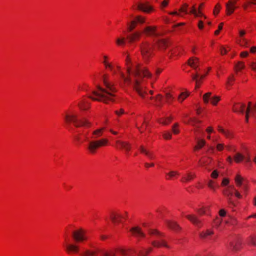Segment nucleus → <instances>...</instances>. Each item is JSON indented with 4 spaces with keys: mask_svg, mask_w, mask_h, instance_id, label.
<instances>
[{
    "mask_svg": "<svg viewBox=\"0 0 256 256\" xmlns=\"http://www.w3.org/2000/svg\"><path fill=\"white\" fill-rule=\"evenodd\" d=\"M103 82L105 88H102L98 86L97 90H92V94L93 96L90 95L88 97L93 100L102 102L108 103L109 102H113L115 95L114 93L116 92V88L114 84L109 82L106 76H103Z\"/></svg>",
    "mask_w": 256,
    "mask_h": 256,
    "instance_id": "nucleus-1",
    "label": "nucleus"
},
{
    "mask_svg": "<svg viewBox=\"0 0 256 256\" xmlns=\"http://www.w3.org/2000/svg\"><path fill=\"white\" fill-rule=\"evenodd\" d=\"M127 71L128 74L132 72L134 76V81L133 84L134 89L142 98L146 99V95L147 93L145 90V87L141 83V79L142 77H150L151 74L146 68H140L137 64L132 68L128 66Z\"/></svg>",
    "mask_w": 256,
    "mask_h": 256,
    "instance_id": "nucleus-2",
    "label": "nucleus"
},
{
    "mask_svg": "<svg viewBox=\"0 0 256 256\" xmlns=\"http://www.w3.org/2000/svg\"><path fill=\"white\" fill-rule=\"evenodd\" d=\"M82 256H116V252H118L121 256H131L135 251L132 248H126L120 247L114 250H106L94 247L92 249L85 248H82Z\"/></svg>",
    "mask_w": 256,
    "mask_h": 256,
    "instance_id": "nucleus-3",
    "label": "nucleus"
},
{
    "mask_svg": "<svg viewBox=\"0 0 256 256\" xmlns=\"http://www.w3.org/2000/svg\"><path fill=\"white\" fill-rule=\"evenodd\" d=\"M86 233V231L82 228L73 231L72 236L76 243L66 244L65 245L66 251L68 253H78L80 248L79 246L76 244V243L83 242L88 240Z\"/></svg>",
    "mask_w": 256,
    "mask_h": 256,
    "instance_id": "nucleus-4",
    "label": "nucleus"
},
{
    "mask_svg": "<svg viewBox=\"0 0 256 256\" xmlns=\"http://www.w3.org/2000/svg\"><path fill=\"white\" fill-rule=\"evenodd\" d=\"M233 110L234 112L245 114V120L246 122H248L249 118H252L256 120V104H252L249 102L246 106L242 103L236 104L234 106Z\"/></svg>",
    "mask_w": 256,
    "mask_h": 256,
    "instance_id": "nucleus-5",
    "label": "nucleus"
},
{
    "mask_svg": "<svg viewBox=\"0 0 256 256\" xmlns=\"http://www.w3.org/2000/svg\"><path fill=\"white\" fill-rule=\"evenodd\" d=\"M148 233L152 236H156V240L152 242V244L156 248H160V246H164L169 248L168 246L166 244V242L162 239L164 235L160 233V232L156 230L150 229L148 230Z\"/></svg>",
    "mask_w": 256,
    "mask_h": 256,
    "instance_id": "nucleus-6",
    "label": "nucleus"
},
{
    "mask_svg": "<svg viewBox=\"0 0 256 256\" xmlns=\"http://www.w3.org/2000/svg\"><path fill=\"white\" fill-rule=\"evenodd\" d=\"M65 120L67 122H72L75 126H90V123L86 119L79 120L74 114H68L65 116Z\"/></svg>",
    "mask_w": 256,
    "mask_h": 256,
    "instance_id": "nucleus-7",
    "label": "nucleus"
},
{
    "mask_svg": "<svg viewBox=\"0 0 256 256\" xmlns=\"http://www.w3.org/2000/svg\"><path fill=\"white\" fill-rule=\"evenodd\" d=\"M108 140L106 138H102L98 140H90L88 146V150L91 154H94L96 149L99 147L105 146L107 144Z\"/></svg>",
    "mask_w": 256,
    "mask_h": 256,
    "instance_id": "nucleus-8",
    "label": "nucleus"
},
{
    "mask_svg": "<svg viewBox=\"0 0 256 256\" xmlns=\"http://www.w3.org/2000/svg\"><path fill=\"white\" fill-rule=\"evenodd\" d=\"M153 45L148 42H143L141 46V52L144 58H148L152 53Z\"/></svg>",
    "mask_w": 256,
    "mask_h": 256,
    "instance_id": "nucleus-9",
    "label": "nucleus"
},
{
    "mask_svg": "<svg viewBox=\"0 0 256 256\" xmlns=\"http://www.w3.org/2000/svg\"><path fill=\"white\" fill-rule=\"evenodd\" d=\"M146 36H158L160 34L157 32L156 27V26H146L142 32Z\"/></svg>",
    "mask_w": 256,
    "mask_h": 256,
    "instance_id": "nucleus-10",
    "label": "nucleus"
},
{
    "mask_svg": "<svg viewBox=\"0 0 256 256\" xmlns=\"http://www.w3.org/2000/svg\"><path fill=\"white\" fill-rule=\"evenodd\" d=\"M211 94L212 93L210 92L205 94L203 96V100L205 103H208L209 100H210L212 104L214 105H216L218 102L220 100V98L217 96L210 98Z\"/></svg>",
    "mask_w": 256,
    "mask_h": 256,
    "instance_id": "nucleus-11",
    "label": "nucleus"
},
{
    "mask_svg": "<svg viewBox=\"0 0 256 256\" xmlns=\"http://www.w3.org/2000/svg\"><path fill=\"white\" fill-rule=\"evenodd\" d=\"M186 217L195 226L200 228L202 226V221L194 214H188Z\"/></svg>",
    "mask_w": 256,
    "mask_h": 256,
    "instance_id": "nucleus-12",
    "label": "nucleus"
},
{
    "mask_svg": "<svg viewBox=\"0 0 256 256\" xmlns=\"http://www.w3.org/2000/svg\"><path fill=\"white\" fill-rule=\"evenodd\" d=\"M137 9L148 13L153 10V8L149 4L148 2L138 3L137 6Z\"/></svg>",
    "mask_w": 256,
    "mask_h": 256,
    "instance_id": "nucleus-13",
    "label": "nucleus"
},
{
    "mask_svg": "<svg viewBox=\"0 0 256 256\" xmlns=\"http://www.w3.org/2000/svg\"><path fill=\"white\" fill-rule=\"evenodd\" d=\"M130 231L132 232V234L138 238H144L145 236V234L142 230L141 228L138 226L132 228L130 230Z\"/></svg>",
    "mask_w": 256,
    "mask_h": 256,
    "instance_id": "nucleus-14",
    "label": "nucleus"
},
{
    "mask_svg": "<svg viewBox=\"0 0 256 256\" xmlns=\"http://www.w3.org/2000/svg\"><path fill=\"white\" fill-rule=\"evenodd\" d=\"M116 147L118 148L124 149L126 152L130 150L131 146L128 142L121 140H116Z\"/></svg>",
    "mask_w": 256,
    "mask_h": 256,
    "instance_id": "nucleus-15",
    "label": "nucleus"
},
{
    "mask_svg": "<svg viewBox=\"0 0 256 256\" xmlns=\"http://www.w3.org/2000/svg\"><path fill=\"white\" fill-rule=\"evenodd\" d=\"M235 182L238 186H242L244 190H246L247 189V186L246 181L239 174L236 176L235 178Z\"/></svg>",
    "mask_w": 256,
    "mask_h": 256,
    "instance_id": "nucleus-16",
    "label": "nucleus"
},
{
    "mask_svg": "<svg viewBox=\"0 0 256 256\" xmlns=\"http://www.w3.org/2000/svg\"><path fill=\"white\" fill-rule=\"evenodd\" d=\"M226 7L227 15H230L232 14L234 10L236 8L235 6V2H232L230 0L226 4Z\"/></svg>",
    "mask_w": 256,
    "mask_h": 256,
    "instance_id": "nucleus-17",
    "label": "nucleus"
},
{
    "mask_svg": "<svg viewBox=\"0 0 256 256\" xmlns=\"http://www.w3.org/2000/svg\"><path fill=\"white\" fill-rule=\"evenodd\" d=\"M124 218V216L118 214L112 213L110 216V220L114 224L121 222V219Z\"/></svg>",
    "mask_w": 256,
    "mask_h": 256,
    "instance_id": "nucleus-18",
    "label": "nucleus"
},
{
    "mask_svg": "<svg viewBox=\"0 0 256 256\" xmlns=\"http://www.w3.org/2000/svg\"><path fill=\"white\" fill-rule=\"evenodd\" d=\"M234 158L235 162L237 163L240 162L243 160H244L246 162H250V158L249 156H244L239 152L236 153Z\"/></svg>",
    "mask_w": 256,
    "mask_h": 256,
    "instance_id": "nucleus-19",
    "label": "nucleus"
},
{
    "mask_svg": "<svg viewBox=\"0 0 256 256\" xmlns=\"http://www.w3.org/2000/svg\"><path fill=\"white\" fill-rule=\"evenodd\" d=\"M120 68L119 66H116V73L118 72L121 78L123 80L125 84L129 85L131 84V80L129 77H126L123 72L120 71Z\"/></svg>",
    "mask_w": 256,
    "mask_h": 256,
    "instance_id": "nucleus-20",
    "label": "nucleus"
},
{
    "mask_svg": "<svg viewBox=\"0 0 256 256\" xmlns=\"http://www.w3.org/2000/svg\"><path fill=\"white\" fill-rule=\"evenodd\" d=\"M142 34V32L136 31L128 36L127 38L129 42L130 43H132L136 40H138L140 36Z\"/></svg>",
    "mask_w": 256,
    "mask_h": 256,
    "instance_id": "nucleus-21",
    "label": "nucleus"
},
{
    "mask_svg": "<svg viewBox=\"0 0 256 256\" xmlns=\"http://www.w3.org/2000/svg\"><path fill=\"white\" fill-rule=\"evenodd\" d=\"M224 194L227 197L228 202L230 205L234 206V204L232 199V196L233 194L232 192L229 188L226 189L224 192Z\"/></svg>",
    "mask_w": 256,
    "mask_h": 256,
    "instance_id": "nucleus-22",
    "label": "nucleus"
},
{
    "mask_svg": "<svg viewBox=\"0 0 256 256\" xmlns=\"http://www.w3.org/2000/svg\"><path fill=\"white\" fill-rule=\"evenodd\" d=\"M139 150L142 153L144 154L149 158L152 160L154 158V153L146 148L143 146H140Z\"/></svg>",
    "mask_w": 256,
    "mask_h": 256,
    "instance_id": "nucleus-23",
    "label": "nucleus"
},
{
    "mask_svg": "<svg viewBox=\"0 0 256 256\" xmlns=\"http://www.w3.org/2000/svg\"><path fill=\"white\" fill-rule=\"evenodd\" d=\"M199 60L196 57H192L188 60V65L194 69H196L198 66Z\"/></svg>",
    "mask_w": 256,
    "mask_h": 256,
    "instance_id": "nucleus-24",
    "label": "nucleus"
},
{
    "mask_svg": "<svg viewBox=\"0 0 256 256\" xmlns=\"http://www.w3.org/2000/svg\"><path fill=\"white\" fill-rule=\"evenodd\" d=\"M156 43L160 49H164L168 46V43L165 40L163 39H158L156 40Z\"/></svg>",
    "mask_w": 256,
    "mask_h": 256,
    "instance_id": "nucleus-25",
    "label": "nucleus"
},
{
    "mask_svg": "<svg viewBox=\"0 0 256 256\" xmlns=\"http://www.w3.org/2000/svg\"><path fill=\"white\" fill-rule=\"evenodd\" d=\"M240 242L238 240H237L230 244V248L233 251L236 252L240 248Z\"/></svg>",
    "mask_w": 256,
    "mask_h": 256,
    "instance_id": "nucleus-26",
    "label": "nucleus"
},
{
    "mask_svg": "<svg viewBox=\"0 0 256 256\" xmlns=\"http://www.w3.org/2000/svg\"><path fill=\"white\" fill-rule=\"evenodd\" d=\"M218 130L219 132L222 133L227 138H232V133L228 130H225L220 126L218 127Z\"/></svg>",
    "mask_w": 256,
    "mask_h": 256,
    "instance_id": "nucleus-27",
    "label": "nucleus"
},
{
    "mask_svg": "<svg viewBox=\"0 0 256 256\" xmlns=\"http://www.w3.org/2000/svg\"><path fill=\"white\" fill-rule=\"evenodd\" d=\"M104 128H102L94 130L92 132V134L94 136L92 137V138L96 139L97 138L101 136L102 135V132L104 131Z\"/></svg>",
    "mask_w": 256,
    "mask_h": 256,
    "instance_id": "nucleus-28",
    "label": "nucleus"
},
{
    "mask_svg": "<svg viewBox=\"0 0 256 256\" xmlns=\"http://www.w3.org/2000/svg\"><path fill=\"white\" fill-rule=\"evenodd\" d=\"M168 226L170 228L174 230H178L180 229V226L174 222L168 221Z\"/></svg>",
    "mask_w": 256,
    "mask_h": 256,
    "instance_id": "nucleus-29",
    "label": "nucleus"
},
{
    "mask_svg": "<svg viewBox=\"0 0 256 256\" xmlns=\"http://www.w3.org/2000/svg\"><path fill=\"white\" fill-rule=\"evenodd\" d=\"M136 21L134 20L128 22V30L130 32H132L136 28Z\"/></svg>",
    "mask_w": 256,
    "mask_h": 256,
    "instance_id": "nucleus-30",
    "label": "nucleus"
},
{
    "mask_svg": "<svg viewBox=\"0 0 256 256\" xmlns=\"http://www.w3.org/2000/svg\"><path fill=\"white\" fill-rule=\"evenodd\" d=\"M82 138L80 136H76V139L78 141L82 142H84V141H86V142H88L90 140L88 137V133L82 134Z\"/></svg>",
    "mask_w": 256,
    "mask_h": 256,
    "instance_id": "nucleus-31",
    "label": "nucleus"
},
{
    "mask_svg": "<svg viewBox=\"0 0 256 256\" xmlns=\"http://www.w3.org/2000/svg\"><path fill=\"white\" fill-rule=\"evenodd\" d=\"M152 248H144L142 250H140L138 252V256H146L152 250Z\"/></svg>",
    "mask_w": 256,
    "mask_h": 256,
    "instance_id": "nucleus-32",
    "label": "nucleus"
},
{
    "mask_svg": "<svg viewBox=\"0 0 256 256\" xmlns=\"http://www.w3.org/2000/svg\"><path fill=\"white\" fill-rule=\"evenodd\" d=\"M206 144V142L204 140H198L197 144L194 147V150H196L202 148Z\"/></svg>",
    "mask_w": 256,
    "mask_h": 256,
    "instance_id": "nucleus-33",
    "label": "nucleus"
},
{
    "mask_svg": "<svg viewBox=\"0 0 256 256\" xmlns=\"http://www.w3.org/2000/svg\"><path fill=\"white\" fill-rule=\"evenodd\" d=\"M190 14H194L196 16H203V14L200 10L197 11L195 7L194 6L190 11Z\"/></svg>",
    "mask_w": 256,
    "mask_h": 256,
    "instance_id": "nucleus-34",
    "label": "nucleus"
},
{
    "mask_svg": "<svg viewBox=\"0 0 256 256\" xmlns=\"http://www.w3.org/2000/svg\"><path fill=\"white\" fill-rule=\"evenodd\" d=\"M116 44L119 46H122L126 44V38L124 37L118 38L116 40Z\"/></svg>",
    "mask_w": 256,
    "mask_h": 256,
    "instance_id": "nucleus-35",
    "label": "nucleus"
},
{
    "mask_svg": "<svg viewBox=\"0 0 256 256\" xmlns=\"http://www.w3.org/2000/svg\"><path fill=\"white\" fill-rule=\"evenodd\" d=\"M248 242L256 246V235L251 236L248 238Z\"/></svg>",
    "mask_w": 256,
    "mask_h": 256,
    "instance_id": "nucleus-36",
    "label": "nucleus"
},
{
    "mask_svg": "<svg viewBox=\"0 0 256 256\" xmlns=\"http://www.w3.org/2000/svg\"><path fill=\"white\" fill-rule=\"evenodd\" d=\"M166 179L170 180L174 177L176 175H178L179 173L176 171H170L169 172L166 173Z\"/></svg>",
    "mask_w": 256,
    "mask_h": 256,
    "instance_id": "nucleus-37",
    "label": "nucleus"
},
{
    "mask_svg": "<svg viewBox=\"0 0 256 256\" xmlns=\"http://www.w3.org/2000/svg\"><path fill=\"white\" fill-rule=\"evenodd\" d=\"M134 20L136 21V24H142L145 22L146 19L144 17L141 16H138L135 17Z\"/></svg>",
    "mask_w": 256,
    "mask_h": 256,
    "instance_id": "nucleus-38",
    "label": "nucleus"
},
{
    "mask_svg": "<svg viewBox=\"0 0 256 256\" xmlns=\"http://www.w3.org/2000/svg\"><path fill=\"white\" fill-rule=\"evenodd\" d=\"M194 176L195 175L194 174H192L190 173H188L187 176L182 177V181L183 182H188L194 178Z\"/></svg>",
    "mask_w": 256,
    "mask_h": 256,
    "instance_id": "nucleus-39",
    "label": "nucleus"
},
{
    "mask_svg": "<svg viewBox=\"0 0 256 256\" xmlns=\"http://www.w3.org/2000/svg\"><path fill=\"white\" fill-rule=\"evenodd\" d=\"M102 63L104 64L106 68H109L110 70L112 71L114 73L116 74V70H114L113 66L111 64L106 60H104Z\"/></svg>",
    "mask_w": 256,
    "mask_h": 256,
    "instance_id": "nucleus-40",
    "label": "nucleus"
},
{
    "mask_svg": "<svg viewBox=\"0 0 256 256\" xmlns=\"http://www.w3.org/2000/svg\"><path fill=\"white\" fill-rule=\"evenodd\" d=\"M162 98V97L160 94H158L155 98H154V97H152V96L150 98V100L154 99L156 102L157 103L156 104V106H160V104H159V103H160L161 102Z\"/></svg>",
    "mask_w": 256,
    "mask_h": 256,
    "instance_id": "nucleus-41",
    "label": "nucleus"
},
{
    "mask_svg": "<svg viewBox=\"0 0 256 256\" xmlns=\"http://www.w3.org/2000/svg\"><path fill=\"white\" fill-rule=\"evenodd\" d=\"M213 234V232L210 230H207L205 232H202L200 234V236L202 238H206L208 236Z\"/></svg>",
    "mask_w": 256,
    "mask_h": 256,
    "instance_id": "nucleus-42",
    "label": "nucleus"
},
{
    "mask_svg": "<svg viewBox=\"0 0 256 256\" xmlns=\"http://www.w3.org/2000/svg\"><path fill=\"white\" fill-rule=\"evenodd\" d=\"M189 95L188 92H182L178 97V100L182 102Z\"/></svg>",
    "mask_w": 256,
    "mask_h": 256,
    "instance_id": "nucleus-43",
    "label": "nucleus"
},
{
    "mask_svg": "<svg viewBox=\"0 0 256 256\" xmlns=\"http://www.w3.org/2000/svg\"><path fill=\"white\" fill-rule=\"evenodd\" d=\"M85 102L84 100H82L78 103V106L81 110H86L87 109V107L85 106Z\"/></svg>",
    "mask_w": 256,
    "mask_h": 256,
    "instance_id": "nucleus-44",
    "label": "nucleus"
},
{
    "mask_svg": "<svg viewBox=\"0 0 256 256\" xmlns=\"http://www.w3.org/2000/svg\"><path fill=\"white\" fill-rule=\"evenodd\" d=\"M178 123L175 124L172 127V132L175 134H178L180 132V130L178 128Z\"/></svg>",
    "mask_w": 256,
    "mask_h": 256,
    "instance_id": "nucleus-45",
    "label": "nucleus"
},
{
    "mask_svg": "<svg viewBox=\"0 0 256 256\" xmlns=\"http://www.w3.org/2000/svg\"><path fill=\"white\" fill-rule=\"evenodd\" d=\"M163 137L166 140H170L172 138V134L169 132H164L162 134Z\"/></svg>",
    "mask_w": 256,
    "mask_h": 256,
    "instance_id": "nucleus-46",
    "label": "nucleus"
},
{
    "mask_svg": "<svg viewBox=\"0 0 256 256\" xmlns=\"http://www.w3.org/2000/svg\"><path fill=\"white\" fill-rule=\"evenodd\" d=\"M220 8H221V6L219 4H218L216 6L214 9V14H217L219 12L220 10Z\"/></svg>",
    "mask_w": 256,
    "mask_h": 256,
    "instance_id": "nucleus-47",
    "label": "nucleus"
},
{
    "mask_svg": "<svg viewBox=\"0 0 256 256\" xmlns=\"http://www.w3.org/2000/svg\"><path fill=\"white\" fill-rule=\"evenodd\" d=\"M208 185L209 188H210L212 190H215L214 182L213 180H210L208 182Z\"/></svg>",
    "mask_w": 256,
    "mask_h": 256,
    "instance_id": "nucleus-48",
    "label": "nucleus"
},
{
    "mask_svg": "<svg viewBox=\"0 0 256 256\" xmlns=\"http://www.w3.org/2000/svg\"><path fill=\"white\" fill-rule=\"evenodd\" d=\"M236 68L238 70H242L243 68H244V63L240 62H238V64L236 65Z\"/></svg>",
    "mask_w": 256,
    "mask_h": 256,
    "instance_id": "nucleus-49",
    "label": "nucleus"
},
{
    "mask_svg": "<svg viewBox=\"0 0 256 256\" xmlns=\"http://www.w3.org/2000/svg\"><path fill=\"white\" fill-rule=\"evenodd\" d=\"M250 67L254 71H256V62H252L249 64Z\"/></svg>",
    "mask_w": 256,
    "mask_h": 256,
    "instance_id": "nucleus-50",
    "label": "nucleus"
},
{
    "mask_svg": "<svg viewBox=\"0 0 256 256\" xmlns=\"http://www.w3.org/2000/svg\"><path fill=\"white\" fill-rule=\"evenodd\" d=\"M188 6L186 4H185L184 6L180 8V12H184L185 14H188V12H187V8H188Z\"/></svg>",
    "mask_w": 256,
    "mask_h": 256,
    "instance_id": "nucleus-51",
    "label": "nucleus"
},
{
    "mask_svg": "<svg viewBox=\"0 0 256 256\" xmlns=\"http://www.w3.org/2000/svg\"><path fill=\"white\" fill-rule=\"evenodd\" d=\"M190 122L192 125L194 126L196 124L200 122V121L196 118H190Z\"/></svg>",
    "mask_w": 256,
    "mask_h": 256,
    "instance_id": "nucleus-52",
    "label": "nucleus"
},
{
    "mask_svg": "<svg viewBox=\"0 0 256 256\" xmlns=\"http://www.w3.org/2000/svg\"><path fill=\"white\" fill-rule=\"evenodd\" d=\"M218 173L216 170H214L211 174L212 178H216L218 177Z\"/></svg>",
    "mask_w": 256,
    "mask_h": 256,
    "instance_id": "nucleus-53",
    "label": "nucleus"
},
{
    "mask_svg": "<svg viewBox=\"0 0 256 256\" xmlns=\"http://www.w3.org/2000/svg\"><path fill=\"white\" fill-rule=\"evenodd\" d=\"M222 26H223V23H220V25L218 26V30H216L214 32V34L216 35H218L219 34L220 30H222Z\"/></svg>",
    "mask_w": 256,
    "mask_h": 256,
    "instance_id": "nucleus-54",
    "label": "nucleus"
},
{
    "mask_svg": "<svg viewBox=\"0 0 256 256\" xmlns=\"http://www.w3.org/2000/svg\"><path fill=\"white\" fill-rule=\"evenodd\" d=\"M115 113L118 116H120L124 113V110L122 108L120 109L119 110H116Z\"/></svg>",
    "mask_w": 256,
    "mask_h": 256,
    "instance_id": "nucleus-55",
    "label": "nucleus"
},
{
    "mask_svg": "<svg viewBox=\"0 0 256 256\" xmlns=\"http://www.w3.org/2000/svg\"><path fill=\"white\" fill-rule=\"evenodd\" d=\"M224 148V145L222 144H218L216 145V148L218 150L221 151L223 150Z\"/></svg>",
    "mask_w": 256,
    "mask_h": 256,
    "instance_id": "nucleus-56",
    "label": "nucleus"
},
{
    "mask_svg": "<svg viewBox=\"0 0 256 256\" xmlns=\"http://www.w3.org/2000/svg\"><path fill=\"white\" fill-rule=\"evenodd\" d=\"M199 76V74H196L195 75H192V77L193 80H195L196 82H199V80L198 79Z\"/></svg>",
    "mask_w": 256,
    "mask_h": 256,
    "instance_id": "nucleus-57",
    "label": "nucleus"
},
{
    "mask_svg": "<svg viewBox=\"0 0 256 256\" xmlns=\"http://www.w3.org/2000/svg\"><path fill=\"white\" fill-rule=\"evenodd\" d=\"M240 42V44L242 46H246V45L247 44V40H246L245 38H242L241 40V42Z\"/></svg>",
    "mask_w": 256,
    "mask_h": 256,
    "instance_id": "nucleus-58",
    "label": "nucleus"
},
{
    "mask_svg": "<svg viewBox=\"0 0 256 256\" xmlns=\"http://www.w3.org/2000/svg\"><path fill=\"white\" fill-rule=\"evenodd\" d=\"M234 76H230L228 78V80L226 82V84L228 85H231L232 84L231 81H234Z\"/></svg>",
    "mask_w": 256,
    "mask_h": 256,
    "instance_id": "nucleus-59",
    "label": "nucleus"
},
{
    "mask_svg": "<svg viewBox=\"0 0 256 256\" xmlns=\"http://www.w3.org/2000/svg\"><path fill=\"white\" fill-rule=\"evenodd\" d=\"M228 183L229 180L228 178H224L223 179L222 184V186H226L228 185Z\"/></svg>",
    "mask_w": 256,
    "mask_h": 256,
    "instance_id": "nucleus-60",
    "label": "nucleus"
},
{
    "mask_svg": "<svg viewBox=\"0 0 256 256\" xmlns=\"http://www.w3.org/2000/svg\"><path fill=\"white\" fill-rule=\"evenodd\" d=\"M168 0H164L163 2H162L160 4L162 8L166 6L168 4Z\"/></svg>",
    "mask_w": 256,
    "mask_h": 256,
    "instance_id": "nucleus-61",
    "label": "nucleus"
},
{
    "mask_svg": "<svg viewBox=\"0 0 256 256\" xmlns=\"http://www.w3.org/2000/svg\"><path fill=\"white\" fill-rule=\"evenodd\" d=\"M219 214L221 216H226V212L224 210L222 209L220 210Z\"/></svg>",
    "mask_w": 256,
    "mask_h": 256,
    "instance_id": "nucleus-62",
    "label": "nucleus"
},
{
    "mask_svg": "<svg viewBox=\"0 0 256 256\" xmlns=\"http://www.w3.org/2000/svg\"><path fill=\"white\" fill-rule=\"evenodd\" d=\"M227 50L225 49L224 48L222 47L220 49V53L222 54H225L227 52Z\"/></svg>",
    "mask_w": 256,
    "mask_h": 256,
    "instance_id": "nucleus-63",
    "label": "nucleus"
},
{
    "mask_svg": "<svg viewBox=\"0 0 256 256\" xmlns=\"http://www.w3.org/2000/svg\"><path fill=\"white\" fill-rule=\"evenodd\" d=\"M203 22L202 20H199L198 26L200 29H202L203 28Z\"/></svg>",
    "mask_w": 256,
    "mask_h": 256,
    "instance_id": "nucleus-64",
    "label": "nucleus"
}]
</instances>
